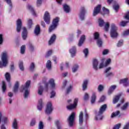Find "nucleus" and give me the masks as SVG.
I'll return each mask as SVG.
<instances>
[{"label": "nucleus", "instance_id": "nucleus-1", "mask_svg": "<svg viewBox=\"0 0 129 129\" xmlns=\"http://www.w3.org/2000/svg\"><path fill=\"white\" fill-rule=\"evenodd\" d=\"M9 121L10 120L8 117L3 115L2 112H0V124H2L1 126V129H6V127L4 124H7V123H9Z\"/></svg>", "mask_w": 129, "mask_h": 129}, {"label": "nucleus", "instance_id": "nucleus-2", "mask_svg": "<svg viewBox=\"0 0 129 129\" xmlns=\"http://www.w3.org/2000/svg\"><path fill=\"white\" fill-rule=\"evenodd\" d=\"M2 61H0V68L6 67L8 65V53L5 52L3 53L2 57Z\"/></svg>", "mask_w": 129, "mask_h": 129}, {"label": "nucleus", "instance_id": "nucleus-3", "mask_svg": "<svg viewBox=\"0 0 129 129\" xmlns=\"http://www.w3.org/2000/svg\"><path fill=\"white\" fill-rule=\"evenodd\" d=\"M110 35L112 38L117 37V27L114 24L111 25Z\"/></svg>", "mask_w": 129, "mask_h": 129}, {"label": "nucleus", "instance_id": "nucleus-4", "mask_svg": "<svg viewBox=\"0 0 129 129\" xmlns=\"http://www.w3.org/2000/svg\"><path fill=\"white\" fill-rule=\"evenodd\" d=\"M30 84H31V81H28L26 82L25 86H22L23 90H25V91L24 93L25 98H27L30 93V91L29 90V86H30Z\"/></svg>", "mask_w": 129, "mask_h": 129}, {"label": "nucleus", "instance_id": "nucleus-5", "mask_svg": "<svg viewBox=\"0 0 129 129\" xmlns=\"http://www.w3.org/2000/svg\"><path fill=\"white\" fill-rule=\"evenodd\" d=\"M59 22V18L56 17L53 19L52 22V25L49 27V31L50 32H52L53 30L56 29L57 26H58V23Z\"/></svg>", "mask_w": 129, "mask_h": 129}, {"label": "nucleus", "instance_id": "nucleus-6", "mask_svg": "<svg viewBox=\"0 0 129 129\" xmlns=\"http://www.w3.org/2000/svg\"><path fill=\"white\" fill-rule=\"evenodd\" d=\"M52 111L53 107L52 106V103L51 102H48L46 105L45 113H47V114H50Z\"/></svg>", "mask_w": 129, "mask_h": 129}, {"label": "nucleus", "instance_id": "nucleus-7", "mask_svg": "<svg viewBox=\"0 0 129 129\" xmlns=\"http://www.w3.org/2000/svg\"><path fill=\"white\" fill-rule=\"evenodd\" d=\"M94 38L95 40H98L97 42V44L98 47H101L102 46V41L100 39H98L99 38V33L98 32H96L94 34Z\"/></svg>", "mask_w": 129, "mask_h": 129}, {"label": "nucleus", "instance_id": "nucleus-8", "mask_svg": "<svg viewBox=\"0 0 129 129\" xmlns=\"http://www.w3.org/2000/svg\"><path fill=\"white\" fill-rule=\"evenodd\" d=\"M75 118V113L73 112L72 114L69 116L68 120L69 121L70 126L73 125V123L74 122V119Z\"/></svg>", "mask_w": 129, "mask_h": 129}, {"label": "nucleus", "instance_id": "nucleus-9", "mask_svg": "<svg viewBox=\"0 0 129 129\" xmlns=\"http://www.w3.org/2000/svg\"><path fill=\"white\" fill-rule=\"evenodd\" d=\"M78 102V98H75L74 101V104H72L69 106H67L68 109H74L76 106H77V103Z\"/></svg>", "mask_w": 129, "mask_h": 129}, {"label": "nucleus", "instance_id": "nucleus-10", "mask_svg": "<svg viewBox=\"0 0 129 129\" xmlns=\"http://www.w3.org/2000/svg\"><path fill=\"white\" fill-rule=\"evenodd\" d=\"M44 20L46 24H50V14L48 12H46L44 15Z\"/></svg>", "mask_w": 129, "mask_h": 129}, {"label": "nucleus", "instance_id": "nucleus-11", "mask_svg": "<svg viewBox=\"0 0 129 129\" xmlns=\"http://www.w3.org/2000/svg\"><path fill=\"white\" fill-rule=\"evenodd\" d=\"M100 10H101V5H98L96 7L94 8L93 16H96L100 12Z\"/></svg>", "mask_w": 129, "mask_h": 129}, {"label": "nucleus", "instance_id": "nucleus-12", "mask_svg": "<svg viewBox=\"0 0 129 129\" xmlns=\"http://www.w3.org/2000/svg\"><path fill=\"white\" fill-rule=\"evenodd\" d=\"M22 28V21L21 19H18L17 21V31L19 32H21V28Z\"/></svg>", "mask_w": 129, "mask_h": 129}, {"label": "nucleus", "instance_id": "nucleus-13", "mask_svg": "<svg viewBox=\"0 0 129 129\" xmlns=\"http://www.w3.org/2000/svg\"><path fill=\"white\" fill-rule=\"evenodd\" d=\"M106 107H107V106L106 105V104H104L103 105H102L100 108V110L99 111V114H102L103 112L105 111V110L106 109Z\"/></svg>", "mask_w": 129, "mask_h": 129}, {"label": "nucleus", "instance_id": "nucleus-14", "mask_svg": "<svg viewBox=\"0 0 129 129\" xmlns=\"http://www.w3.org/2000/svg\"><path fill=\"white\" fill-rule=\"evenodd\" d=\"M127 80H128V79L126 78L121 80L120 81L119 83H120V84H123L124 85V86H128L129 84L127 82Z\"/></svg>", "mask_w": 129, "mask_h": 129}, {"label": "nucleus", "instance_id": "nucleus-15", "mask_svg": "<svg viewBox=\"0 0 129 129\" xmlns=\"http://www.w3.org/2000/svg\"><path fill=\"white\" fill-rule=\"evenodd\" d=\"M23 31L22 32V38L24 40H26V39L27 38V36L28 35V32H27V29H26V28L24 27L23 28Z\"/></svg>", "mask_w": 129, "mask_h": 129}, {"label": "nucleus", "instance_id": "nucleus-16", "mask_svg": "<svg viewBox=\"0 0 129 129\" xmlns=\"http://www.w3.org/2000/svg\"><path fill=\"white\" fill-rule=\"evenodd\" d=\"M85 14V10L84 8H82L80 14V18L82 20H84V15Z\"/></svg>", "mask_w": 129, "mask_h": 129}, {"label": "nucleus", "instance_id": "nucleus-17", "mask_svg": "<svg viewBox=\"0 0 129 129\" xmlns=\"http://www.w3.org/2000/svg\"><path fill=\"white\" fill-rule=\"evenodd\" d=\"M70 52L72 55V57H74L75 54H76V47H75V46L73 47V48L70 50Z\"/></svg>", "mask_w": 129, "mask_h": 129}, {"label": "nucleus", "instance_id": "nucleus-18", "mask_svg": "<svg viewBox=\"0 0 129 129\" xmlns=\"http://www.w3.org/2000/svg\"><path fill=\"white\" fill-rule=\"evenodd\" d=\"M82 123H83V113L80 112L79 114V124L80 125H82Z\"/></svg>", "mask_w": 129, "mask_h": 129}, {"label": "nucleus", "instance_id": "nucleus-19", "mask_svg": "<svg viewBox=\"0 0 129 129\" xmlns=\"http://www.w3.org/2000/svg\"><path fill=\"white\" fill-rule=\"evenodd\" d=\"M84 40H85V36L82 35L80 39V41L78 43V46L80 47L82 45V44H83L84 42Z\"/></svg>", "mask_w": 129, "mask_h": 129}, {"label": "nucleus", "instance_id": "nucleus-20", "mask_svg": "<svg viewBox=\"0 0 129 129\" xmlns=\"http://www.w3.org/2000/svg\"><path fill=\"white\" fill-rule=\"evenodd\" d=\"M55 40H56V35L55 34H53L50 38V40L49 41V45L53 44V43H54V42L55 41Z\"/></svg>", "mask_w": 129, "mask_h": 129}, {"label": "nucleus", "instance_id": "nucleus-21", "mask_svg": "<svg viewBox=\"0 0 129 129\" xmlns=\"http://www.w3.org/2000/svg\"><path fill=\"white\" fill-rule=\"evenodd\" d=\"M12 126L14 129H18V121L17 119H14L12 123Z\"/></svg>", "mask_w": 129, "mask_h": 129}, {"label": "nucleus", "instance_id": "nucleus-22", "mask_svg": "<svg viewBox=\"0 0 129 129\" xmlns=\"http://www.w3.org/2000/svg\"><path fill=\"white\" fill-rule=\"evenodd\" d=\"M115 88H116V86L115 85L111 86L109 89V90L108 92V94H111V93L113 92V90H114Z\"/></svg>", "mask_w": 129, "mask_h": 129}, {"label": "nucleus", "instance_id": "nucleus-23", "mask_svg": "<svg viewBox=\"0 0 129 129\" xmlns=\"http://www.w3.org/2000/svg\"><path fill=\"white\" fill-rule=\"evenodd\" d=\"M49 83L50 85V86L52 89H55V83L54 79H51L49 81Z\"/></svg>", "mask_w": 129, "mask_h": 129}, {"label": "nucleus", "instance_id": "nucleus-24", "mask_svg": "<svg viewBox=\"0 0 129 129\" xmlns=\"http://www.w3.org/2000/svg\"><path fill=\"white\" fill-rule=\"evenodd\" d=\"M97 65H98V61L96 59H94L93 62V66L95 70H97Z\"/></svg>", "mask_w": 129, "mask_h": 129}, {"label": "nucleus", "instance_id": "nucleus-25", "mask_svg": "<svg viewBox=\"0 0 129 129\" xmlns=\"http://www.w3.org/2000/svg\"><path fill=\"white\" fill-rule=\"evenodd\" d=\"M35 35H38L40 34V25H37L34 30Z\"/></svg>", "mask_w": 129, "mask_h": 129}, {"label": "nucleus", "instance_id": "nucleus-26", "mask_svg": "<svg viewBox=\"0 0 129 129\" xmlns=\"http://www.w3.org/2000/svg\"><path fill=\"white\" fill-rule=\"evenodd\" d=\"M96 99V94H95V93H93L91 96V103H94V102H95Z\"/></svg>", "mask_w": 129, "mask_h": 129}, {"label": "nucleus", "instance_id": "nucleus-27", "mask_svg": "<svg viewBox=\"0 0 129 129\" xmlns=\"http://www.w3.org/2000/svg\"><path fill=\"white\" fill-rule=\"evenodd\" d=\"M63 10L64 11V12H66V13H69V12H70V7H69V6H68V5H63Z\"/></svg>", "mask_w": 129, "mask_h": 129}, {"label": "nucleus", "instance_id": "nucleus-28", "mask_svg": "<svg viewBox=\"0 0 129 129\" xmlns=\"http://www.w3.org/2000/svg\"><path fill=\"white\" fill-rule=\"evenodd\" d=\"M119 97H120V95L115 96L113 99V103H114V104L118 102V100H119Z\"/></svg>", "mask_w": 129, "mask_h": 129}, {"label": "nucleus", "instance_id": "nucleus-29", "mask_svg": "<svg viewBox=\"0 0 129 129\" xmlns=\"http://www.w3.org/2000/svg\"><path fill=\"white\" fill-rule=\"evenodd\" d=\"M43 106L42 105V99H40L39 101H38V104L37 105V108L39 110H42V108Z\"/></svg>", "mask_w": 129, "mask_h": 129}, {"label": "nucleus", "instance_id": "nucleus-30", "mask_svg": "<svg viewBox=\"0 0 129 129\" xmlns=\"http://www.w3.org/2000/svg\"><path fill=\"white\" fill-rule=\"evenodd\" d=\"M55 125H56L57 129H61V124H62V122H61L59 120H56L55 121Z\"/></svg>", "mask_w": 129, "mask_h": 129}, {"label": "nucleus", "instance_id": "nucleus-31", "mask_svg": "<svg viewBox=\"0 0 129 129\" xmlns=\"http://www.w3.org/2000/svg\"><path fill=\"white\" fill-rule=\"evenodd\" d=\"M27 8L29 9L30 11H31L33 16H36V13H35V11H34V9L32 8V6H31V5H28L27 6Z\"/></svg>", "mask_w": 129, "mask_h": 129}, {"label": "nucleus", "instance_id": "nucleus-32", "mask_svg": "<svg viewBox=\"0 0 129 129\" xmlns=\"http://www.w3.org/2000/svg\"><path fill=\"white\" fill-rule=\"evenodd\" d=\"M88 83V81L87 80H85L83 84V90H85L86 88H87V84Z\"/></svg>", "mask_w": 129, "mask_h": 129}, {"label": "nucleus", "instance_id": "nucleus-33", "mask_svg": "<svg viewBox=\"0 0 129 129\" xmlns=\"http://www.w3.org/2000/svg\"><path fill=\"white\" fill-rule=\"evenodd\" d=\"M98 23L100 27H103V25H104V21L102 19L99 18L98 20Z\"/></svg>", "mask_w": 129, "mask_h": 129}, {"label": "nucleus", "instance_id": "nucleus-34", "mask_svg": "<svg viewBox=\"0 0 129 129\" xmlns=\"http://www.w3.org/2000/svg\"><path fill=\"white\" fill-rule=\"evenodd\" d=\"M101 114H99V112L98 113L96 114L95 119L96 120L102 119V115H101Z\"/></svg>", "mask_w": 129, "mask_h": 129}, {"label": "nucleus", "instance_id": "nucleus-35", "mask_svg": "<svg viewBox=\"0 0 129 129\" xmlns=\"http://www.w3.org/2000/svg\"><path fill=\"white\" fill-rule=\"evenodd\" d=\"M43 87H42V86H39V87L38 88V94H39V95H42V93H43Z\"/></svg>", "mask_w": 129, "mask_h": 129}, {"label": "nucleus", "instance_id": "nucleus-36", "mask_svg": "<svg viewBox=\"0 0 129 129\" xmlns=\"http://www.w3.org/2000/svg\"><path fill=\"white\" fill-rule=\"evenodd\" d=\"M18 88H19V82H17L14 86V92H17L18 91Z\"/></svg>", "mask_w": 129, "mask_h": 129}, {"label": "nucleus", "instance_id": "nucleus-37", "mask_svg": "<svg viewBox=\"0 0 129 129\" xmlns=\"http://www.w3.org/2000/svg\"><path fill=\"white\" fill-rule=\"evenodd\" d=\"M5 77L6 80L9 82L10 80H11V75H10V73H7L5 75Z\"/></svg>", "mask_w": 129, "mask_h": 129}, {"label": "nucleus", "instance_id": "nucleus-38", "mask_svg": "<svg viewBox=\"0 0 129 129\" xmlns=\"http://www.w3.org/2000/svg\"><path fill=\"white\" fill-rule=\"evenodd\" d=\"M119 114V111H117L115 112H113L111 114V117L113 118L115 117V116H117Z\"/></svg>", "mask_w": 129, "mask_h": 129}, {"label": "nucleus", "instance_id": "nucleus-39", "mask_svg": "<svg viewBox=\"0 0 129 129\" xmlns=\"http://www.w3.org/2000/svg\"><path fill=\"white\" fill-rule=\"evenodd\" d=\"M2 89H3V92H5V91H6V89H7V86L6 85V82H5L4 81H3L2 82Z\"/></svg>", "mask_w": 129, "mask_h": 129}, {"label": "nucleus", "instance_id": "nucleus-40", "mask_svg": "<svg viewBox=\"0 0 129 129\" xmlns=\"http://www.w3.org/2000/svg\"><path fill=\"white\" fill-rule=\"evenodd\" d=\"M108 29H109V23L107 22L105 25L104 30L106 32H107V31H108Z\"/></svg>", "mask_w": 129, "mask_h": 129}, {"label": "nucleus", "instance_id": "nucleus-41", "mask_svg": "<svg viewBox=\"0 0 129 129\" xmlns=\"http://www.w3.org/2000/svg\"><path fill=\"white\" fill-rule=\"evenodd\" d=\"M46 68L50 70L51 69V61L48 60L46 63Z\"/></svg>", "mask_w": 129, "mask_h": 129}, {"label": "nucleus", "instance_id": "nucleus-42", "mask_svg": "<svg viewBox=\"0 0 129 129\" xmlns=\"http://www.w3.org/2000/svg\"><path fill=\"white\" fill-rule=\"evenodd\" d=\"M19 68L22 71H24V66L23 65V61H20Z\"/></svg>", "mask_w": 129, "mask_h": 129}, {"label": "nucleus", "instance_id": "nucleus-43", "mask_svg": "<svg viewBox=\"0 0 129 129\" xmlns=\"http://www.w3.org/2000/svg\"><path fill=\"white\" fill-rule=\"evenodd\" d=\"M25 49H26V46L25 45H23L22 46H21V54H24V53H25Z\"/></svg>", "mask_w": 129, "mask_h": 129}, {"label": "nucleus", "instance_id": "nucleus-44", "mask_svg": "<svg viewBox=\"0 0 129 129\" xmlns=\"http://www.w3.org/2000/svg\"><path fill=\"white\" fill-rule=\"evenodd\" d=\"M78 69V66L76 65L75 66H74V67L72 69L73 70V72H76V71H77V70Z\"/></svg>", "mask_w": 129, "mask_h": 129}, {"label": "nucleus", "instance_id": "nucleus-45", "mask_svg": "<svg viewBox=\"0 0 129 129\" xmlns=\"http://www.w3.org/2000/svg\"><path fill=\"white\" fill-rule=\"evenodd\" d=\"M103 11L104 12V14H109V11L108 9H106L105 8L103 7Z\"/></svg>", "mask_w": 129, "mask_h": 129}, {"label": "nucleus", "instance_id": "nucleus-46", "mask_svg": "<svg viewBox=\"0 0 129 129\" xmlns=\"http://www.w3.org/2000/svg\"><path fill=\"white\" fill-rule=\"evenodd\" d=\"M89 99V95L87 94V93H86L84 96V100H87Z\"/></svg>", "mask_w": 129, "mask_h": 129}, {"label": "nucleus", "instance_id": "nucleus-47", "mask_svg": "<svg viewBox=\"0 0 129 129\" xmlns=\"http://www.w3.org/2000/svg\"><path fill=\"white\" fill-rule=\"evenodd\" d=\"M128 105V103H126L122 107H121V109L122 110H124L125 109H126V107H127Z\"/></svg>", "mask_w": 129, "mask_h": 129}, {"label": "nucleus", "instance_id": "nucleus-48", "mask_svg": "<svg viewBox=\"0 0 129 129\" xmlns=\"http://www.w3.org/2000/svg\"><path fill=\"white\" fill-rule=\"evenodd\" d=\"M72 90V86L70 85L67 89V93H69L70 91Z\"/></svg>", "mask_w": 129, "mask_h": 129}, {"label": "nucleus", "instance_id": "nucleus-49", "mask_svg": "<svg viewBox=\"0 0 129 129\" xmlns=\"http://www.w3.org/2000/svg\"><path fill=\"white\" fill-rule=\"evenodd\" d=\"M83 52L85 54V57H87V55H88V49H85L83 51Z\"/></svg>", "mask_w": 129, "mask_h": 129}, {"label": "nucleus", "instance_id": "nucleus-50", "mask_svg": "<svg viewBox=\"0 0 129 129\" xmlns=\"http://www.w3.org/2000/svg\"><path fill=\"white\" fill-rule=\"evenodd\" d=\"M35 123H36V119H32V120H31V122L30 123V125L31 126H33V125H35Z\"/></svg>", "mask_w": 129, "mask_h": 129}, {"label": "nucleus", "instance_id": "nucleus-51", "mask_svg": "<svg viewBox=\"0 0 129 129\" xmlns=\"http://www.w3.org/2000/svg\"><path fill=\"white\" fill-rule=\"evenodd\" d=\"M127 23H128V21H122L120 23V26L124 27V26H125Z\"/></svg>", "mask_w": 129, "mask_h": 129}, {"label": "nucleus", "instance_id": "nucleus-52", "mask_svg": "<svg viewBox=\"0 0 129 129\" xmlns=\"http://www.w3.org/2000/svg\"><path fill=\"white\" fill-rule=\"evenodd\" d=\"M44 127V125L43 124V122L40 121L39 122V129H43Z\"/></svg>", "mask_w": 129, "mask_h": 129}, {"label": "nucleus", "instance_id": "nucleus-53", "mask_svg": "<svg viewBox=\"0 0 129 129\" xmlns=\"http://www.w3.org/2000/svg\"><path fill=\"white\" fill-rule=\"evenodd\" d=\"M28 25L29 26V28H31L32 25H33V22L32 21V19H29L28 21Z\"/></svg>", "mask_w": 129, "mask_h": 129}, {"label": "nucleus", "instance_id": "nucleus-54", "mask_svg": "<svg viewBox=\"0 0 129 129\" xmlns=\"http://www.w3.org/2000/svg\"><path fill=\"white\" fill-rule=\"evenodd\" d=\"M34 68H35V64L33 62H32L30 65V70L33 71L34 70Z\"/></svg>", "mask_w": 129, "mask_h": 129}, {"label": "nucleus", "instance_id": "nucleus-55", "mask_svg": "<svg viewBox=\"0 0 129 129\" xmlns=\"http://www.w3.org/2000/svg\"><path fill=\"white\" fill-rule=\"evenodd\" d=\"M113 8L114 10H115V11L116 12H117V10H118L119 8V6H118V5H114L113 6Z\"/></svg>", "mask_w": 129, "mask_h": 129}, {"label": "nucleus", "instance_id": "nucleus-56", "mask_svg": "<svg viewBox=\"0 0 129 129\" xmlns=\"http://www.w3.org/2000/svg\"><path fill=\"white\" fill-rule=\"evenodd\" d=\"M123 43V40L119 41L118 43H117V47H120V46H122Z\"/></svg>", "mask_w": 129, "mask_h": 129}, {"label": "nucleus", "instance_id": "nucleus-57", "mask_svg": "<svg viewBox=\"0 0 129 129\" xmlns=\"http://www.w3.org/2000/svg\"><path fill=\"white\" fill-rule=\"evenodd\" d=\"M42 2H43V0H37V7H39V6H41V5H42Z\"/></svg>", "mask_w": 129, "mask_h": 129}, {"label": "nucleus", "instance_id": "nucleus-58", "mask_svg": "<svg viewBox=\"0 0 129 129\" xmlns=\"http://www.w3.org/2000/svg\"><path fill=\"white\" fill-rule=\"evenodd\" d=\"M98 90L99 91H102V90H103V86H102V85H100L98 86Z\"/></svg>", "mask_w": 129, "mask_h": 129}, {"label": "nucleus", "instance_id": "nucleus-59", "mask_svg": "<svg viewBox=\"0 0 129 129\" xmlns=\"http://www.w3.org/2000/svg\"><path fill=\"white\" fill-rule=\"evenodd\" d=\"M111 61V59H110V58H109L108 59H107L106 61V63H105V67H106V66L109 65V63H110Z\"/></svg>", "mask_w": 129, "mask_h": 129}, {"label": "nucleus", "instance_id": "nucleus-60", "mask_svg": "<svg viewBox=\"0 0 129 129\" xmlns=\"http://www.w3.org/2000/svg\"><path fill=\"white\" fill-rule=\"evenodd\" d=\"M125 19H126V20H129V12H127L125 16H124Z\"/></svg>", "mask_w": 129, "mask_h": 129}, {"label": "nucleus", "instance_id": "nucleus-61", "mask_svg": "<svg viewBox=\"0 0 129 129\" xmlns=\"http://www.w3.org/2000/svg\"><path fill=\"white\" fill-rule=\"evenodd\" d=\"M52 54V50H49L47 53H46V57H49V56H50V55H51Z\"/></svg>", "mask_w": 129, "mask_h": 129}, {"label": "nucleus", "instance_id": "nucleus-62", "mask_svg": "<svg viewBox=\"0 0 129 129\" xmlns=\"http://www.w3.org/2000/svg\"><path fill=\"white\" fill-rule=\"evenodd\" d=\"M104 100H105V97L104 96H103L101 97L99 102H102Z\"/></svg>", "mask_w": 129, "mask_h": 129}, {"label": "nucleus", "instance_id": "nucleus-63", "mask_svg": "<svg viewBox=\"0 0 129 129\" xmlns=\"http://www.w3.org/2000/svg\"><path fill=\"white\" fill-rule=\"evenodd\" d=\"M108 53V49H105L103 51V55H106Z\"/></svg>", "mask_w": 129, "mask_h": 129}, {"label": "nucleus", "instance_id": "nucleus-64", "mask_svg": "<svg viewBox=\"0 0 129 129\" xmlns=\"http://www.w3.org/2000/svg\"><path fill=\"white\" fill-rule=\"evenodd\" d=\"M129 127V123H127L124 126L123 129H128Z\"/></svg>", "mask_w": 129, "mask_h": 129}]
</instances>
